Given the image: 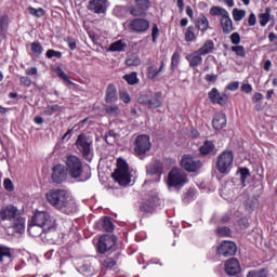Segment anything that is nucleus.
I'll return each instance as SVG.
<instances>
[{"mask_svg": "<svg viewBox=\"0 0 277 277\" xmlns=\"http://www.w3.org/2000/svg\"><path fill=\"white\" fill-rule=\"evenodd\" d=\"M68 174L66 173V168L63 164H56L52 169V181L53 183H64Z\"/></svg>", "mask_w": 277, "mask_h": 277, "instance_id": "obj_19", "label": "nucleus"}, {"mask_svg": "<svg viewBox=\"0 0 277 277\" xmlns=\"http://www.w3.org/2000/svg\"><path fill=\"white\" fill-rule=\"evenodd\" d=\"M57 76L61 77V79H63V81H66L69 85L74 84V82L70 81V78L68 77V75H66V72H64V70L62 68L57 69Z\"/></svg>", "mask_w": 277, "mask_h": 277, "instance_id": "obj_52", "label": "nucleus"}, {"mask_svg": "<svg viewBox=\"0 0 277 277\" xmlns=\"http://www.w3.org/2000/svg\"><path fill=\"white\" fill-rule=\"evenodd\" d=\"M241 272V264L237 258H232L225 262V273L227 276H237Z\"/></svg>", "mask_w": 277, "mask_h": 277, "instance_id": "obj_17", "label": "nucleus"}, {"mask_svg": "<svg viewBox=\"0 0 277 277\" xmlns=\"http://www.w3.org/2000/svg\"><path fill=\"white\" fill-rule=\"evenodd\" d=\"M11 259L12 252L8 247H0V263H3V259Z\"/></svg>", "mask_w": 277, "mask_h": 277, "instance_id": "obj_46", "label": "nucleus"}, {"mask_svg": "<svg viewBox=\"0 0 277 277\" xmlns=\"http://www.w3.org/2000/svg\"><path fill=\"white\" fill-rule=\"evenodd\" d=\"M238 174L240 175L242 186L246 187V181L250 176V170L248 168H242L238 171Z\"/></svg>", "mask_w": 277, "mask_h": 277, "instance_id": "obj_42", "label": "nucleus"}, {"mask_svg": "<svg viewBox=\"0 0 277 277\" xmlns=\"http://www.w3.org/2000/svg\"><path fill=\"white\" fill-rule=\"evenodd\" d=\"M120 98L124 103H131V95H129L127 92L120 93Z\"/></svg>", "mask_w": 277, "mask_h": 277, "instance_id": "obj_61", "label": "nucleus"}, {"mask_svg": "<svg viewBox=\"0 0 277 277\" xmlns=\"http://www.w3.org/2000/svg\"><path fill=\"white\" fill-rule=\"evenodd\" d=\"M25 75H27L28 77H34V76L38 75V68L37 67L27 68L25 70Z\"/></svg>", "mask_w": 277, "mask_h": 277, "instance_id": "obj_58", "label": "nucleus"}, {"mask_svg": "<svg viewBox=\"0 0 277 277\" xmlns=\"http://www.w3.org/2000/svg\"><path fill=\"white\" fill-rule=\"evenodd\" d=\"M187 62L189 63L190 68H197L202 64V54L197 50L193 53H189L186 56Z\"/></svg>", "mask_w": 277, "mask_h": 277, "instance_id": "obj_25", "label": "nucleus"}, {"mask_svg": "<svg viewBox=\"0 0 277 277\" xmlns=\"http://www.w3.org/2000/svg\"><path fill=\"white\" fill-rule=\"evenodd\" d=\"M124 49H127V42L122 40H117L109 45L108 51L113 53H122Z\"/></svg>", "mask_w": 277, "mask_h": 277, "instance_id": "obj_29", "label": "nucleus"}, {"mask_svg": "<svg viewBox=\"0 0 277 277\" xmlns=\"http://www.w3.org/2000/svg\"><path fill=\"white\" fill-rule=\"evenodd\" d=\"M28 233L31 237H40L42 233H47V229H44V227H41L40 225L31 223L30 225H28Z\"/></svg>", "mask_w": 277, "mask_h": 277, "instance_id": "obj_30", "label": "nucleus"}, {"mask_svg": "<svg viewBox=\"0 0 277 277\" xmlns=\"http://www.w3.org/2000/svg\"><path fill=\"white\" fill-rule=\"evenodd\" d=\"M212 127L216 131H222L224 127H226V114L224 113H217L214 115V118L212 120Z\"/></svg>", "mask_w": 277, "mask_h": 277, "instance_id": "obj_23", "label": "nucleus"}, {"mask_svg": "<svg viewBox=\"0 0 277 277\" xmlns=\"http://www.w3.org/2000/svg\"><path fill=\"white\" fill-rule=\"evenodd\" d=\"M88 10L94 14H105L107 12V0H91Z\"/></svg>", "mask_w": 277, "mask_h": 277, "instance_id": "obj_18", "label": "nucleus"}, {"mask_svg": "<svg viewBox=\"0 0 277 277\" xmlns=\"http://www.w3.org/2000/svg\"><path fill=\"white\" fill-rule=\"evenodd\" d=\"M158 38H159V26H157V24H154L153 28H151V40H153V42H157Z\"/></svg>", "mask_w": 277, "mask_h": 277, "instance_id": "obj_54", "label": "nucleus"}, {"mask_svg": "<svg viewBox=\"0 0 277 277\" xmlns=\"http://www.w3.org/2000/svg\"><path fill=\"white\" fill-rule=\"evenodd\" d=\"M201 155H215V144L211 141H206L203 145L199 148Z\"/></svg>", "mask_w": 277, "mask_h": 277, "instance_id": "obj_27", "label": "nucleus"}, {"mask_svg": "<svg viewBox=\"0 0 277 277\" xmlns=\"http://www.w3.org/2000/svg\"><path fill=\"white\" fill-rule=\"evenodd\" d=\"M58 111H62V107L60 105H49L43 109V114L45 116H53L54 114H57Z\"/></svg>", "mask_w": 277, "mask_h": 277, "instance_id": "obj_38", "label": "nucleus"}, {"mask_svg": "<svg viewBox=\"0 0 277 277\" xmlns=\"http://www.w3.org/2000/svg\"><path fill=\"white\" fill-rule=\"evenodd\" d=\"M10 24V17L8 15H3L0 18V29L2 34H5L8 31V25Z\"/></svg>", "mask_w": 277, "mask_h": 277, "instance_id": "obj_47", "label": "nucleus"}, {"mask_svg": "<svg viewBox=\"0 0 277 277\" xmlns=\"http://www.w3.org/2000/svg\"><path fill=\"white\" fill-rule=\"evenodd\" d=\"M150 137L148 135H138L135 140L134 151L137 157H142V155H146L150 150Z\"/></svg>", "mask_w": 277, "mask_h": 277, "instance_id": "obj_12", "label": "nucleus"}, {"mask_svg": "<svg viewBox=\"0 0 277 277\" xmlns=\"http://www.w3.org/2000/svg\"><path fill=\"white\" fill-rule=\"evenodd\" d=\"M80 274H83L84 276H94L96 274V269H94V266H92V263L84 262L78 269Z\"/></svg>", "mask_w": 277, "mask_h": 277, "instance_id": "obj_28", "label": "nucleus"}, {"mask_svg": "<svg viewBox=\"0 0 277 277\" xmlns=\"http://www.w3.org/2000/svg\"><path fill=\"white\" fill-rule=\"evenodd\" d=\"M232 51L238 55V57H245L246 56V48L243 45H234L232 47Z\"/></svg>", "mask_w": 277, "mask_h": 277, "instance_id": "obj_49", "label": "nucleus"}, {"mask_svg": "<svg viewBox=\"0 0 277 277\" xmlns=\"http://www.w3.org/2000/svg\"><path fill=\"white\" fill-rule=\"evenodd\" d=\"M102 226L106 233H114V223L111 222V217L105 216Z\"/></svg>", "mask_w": 277, "mask_h": 277, "instance_id": "obj_40", "label": "nucleus"}, {"mask_svg": "<svg viewBox=\"0 0 277 277\" xmlns=\"http://www.w3.org/2000/svg\"><path fill=\"white\" fill-rule=\"evenodd\" d=\"M138 103L149 107V109H157L163 105V97H161V92H156L154 95H141L138 97Z\"/></svg>", "mask_w": 277, "mask_h": 277, "instance_id": "obj_9", "label": "nucleus"}, {"mask_svg": "<svg viewBox=\"0 0 277 277\" xmlns=\"http://www.w3.org/2000/svg\"><path fill=\"white\" fill-rule=\"evenodd\" d=\"M187 183V174L179 169H172L168 175L169 187H183Z\"/></svg>", "mask_w": 277, "mask_h": 277, "instance_id": "obj_10", "label": "nucleus"}, {"mask_svg": "<svg viewBox=\"0 0 277 277\" xmlns=\"http://www.w3.org/2000/svg\"><path fill=\"white\" fill-rule=\"evenodd\" d=\"M129 29L135 34H144V31H148V29H150V22L142 17L134 18L130 21Z\"/></svg>", "mask_w": 277, "mask_h": 277, "instance_id": "obj_14", "label": "nucleus"}, {"mask_svg": "<svg viewBox=\"0 0 277 277\" xmlns=\"http://www.w3.org/2000/svg\"><path fill=\"white\" fill-rule=\"evenodd\" d=\"M208 96L211 103L216 105H224L228 101V95H226V93H220L216 88H212Z\"/></svg>", "mask_w": 277, "mask_h": 277, "instance_id": "obj_20", "label": "nucleus"}, {"mask_svg": "<svg viewBox=\"0 0 277 277\" xmlns=\"http://www.w3.org/2000/svg\"><path fill=\"white\" fill-rule=\"evenodd\" d=\"M248 25L250 27H254L256 25V15L254 13H251L249 18H248Z\"/></svg>", "mask_w": 277, "mask_h": 277, "instance_id": "obj_59", "label": "nucleus"}, {"mask_svg": "<svg viewBox=\"0 0 277 277\" xmlns=\"http://www.w3.org/2000/svg\"><path fill=\"white\" fill-rule=\"evenodd\" d=\"M158 203H159V197H157V195H154L151 199H149L148 201H145L141 206V211H143L144 213H153V211H155V208L157 207Z\"/></svg>", "mask_w": 277, "mask_h": 277, "instance_id": "obj_26", "label": "nucleus"}, {"mask_svg": "<svg viewBox=\"0 0 277 277\" xmlns=\"http://www.w3.org/2000/svg\"><path fill=\"white\" fill-rule=\"evenodd\" d=\"M185 41L186 42H194L196 41V27L188 26L185 32Z\"/></svg>", "mask_w": 277, "mask_h": 277, "instance_id": "obj_35", "label": "nucleus"}, {"mask_svg": "<svg viewBox=\"0 0 277 277\" xmlns=\"http://www.w3.org/2000/svg\"><path fill=\"white\" fill-rule=\"evenodd\" d=\"M213 49H215V43H213V40H207L203 45L197 50L201 55H209V53L213 52Z\"/></svg>", "mask_w": 277, "mask_h": 277, "instance_id": "obj_31", "label": "nucleus"}, {"mask_svg": "<svg viewBox=\"0 0 277 277\" xmlns=\"http://www.w3.org/2000/svg\"><path fill=\"white\" fill-rule=\"evenodd\" d=\"M235 159V156L233 155V151H224L219 156L216 168L221 174H228V171L230 170L233 166V161Z\"/></svg>", "mask_w": 277, "mask_h": 277, "instance_id": "obj_8", "label": "nucleus"}, {"mask_svg": "<svg viewBox=\"0 0 277 277\" xmlns=\"http://www.w3.org/2000/svg\"><path fill=\"white\" fill-rule=\"evenodd\" d=\"M168 61H161L160 67L157 68L156 65H150L147 68V79H157L166 70V64Z\"/></svg>", "mask_w": 277, "mask_h": 277, "instance_id": "obj_21", "label": "nucleus"}, {"mask_svg": "<svg viewBox=\"0 0 277 277\" xmlns=\"http://www.w3.org/2000/svg\"><path fill=\"white\" fill-rule=\"evenodd\" d=\"M260 101H263V93H254L252 103H259Z\"/></svg>", "mask_w": 277, "mask_h": 277, "instance_id": "obj_63", "label": "nucleus"}, {"mask_svg": "<svg viewBox=\"0 0 277 277\" xmlns=\"http://www.w3.org/2000/svg\"><path fill=\"white\" fill-rule=\"evenodd\" d=\"M103 267L106 269H113V267H116L118 265V262L114 258H107L103 263Z\"/></svg>", "mask_w": 277, "mask_h": 277, "instance_id": "obj_48", "label": "nucleus"}, {"mask_svg": "<svg viewBox=\"0 0 277 277\" xmlns=\"http://www.w3.org/2000/svg\"><path fill=\"white\" fill-rule=\"evenodd\" d=\"M66 172H68L71 179H79L83 174V162L81 159L75 155L66 157L65 160Z\"/></svg>", "mask_w": 277, "mask_h": 277, "instance_id": "obj_6", "label": "nucleus"}, {"mask_svg": "<svg viewBox=\"0 0 277 277\" xmlns=\"http://www.w3.org/2000/svg\"><path fill=\"white\" fill-rule=\"evenodd\" d=\"M111 176L116 181V183H119V185H129V183H131L129 164L124 160L118 161L117 170L111 174Z\"/></svg>", "mask_w": 277, "mask_h": 277, "instance_id": "obj_7", "label": "nucleus"}, {"mask_svg": "<svg viewBox=\"0 0 277 277\" xmlns=\"http://www.w3.org/2000/svg\"><path fill=\"white\" fill-rule=\"evenodd\" d=\"M0 219L11 223V226L8 227L9 230L12 229L13 233H17L18 235L25 233V220L21 217L17 207L12 205L2 207L0 209Z\"/></svg>", "mask_w": 277, "mask_h": 277, "instance_id": "obj_2", "label": "nucleus"}, {"mask_svg": "<svg viewBox=\"0 0 277 277\" xmlns=\"http://www.w3.org/2000/svg\"><path fill=\"white\" fill-rule=\"evenodd\" d=\"M105 111L108 114V116H111V118H118L120 116V107L118 105H108L105 106Z\"/></svg>", "mask_w": 277, "mask_h": 277, "instance_id": "obj_33", "label": "nucleus"}, {"mask_svg": "<svg viewBox=\"0 0 277 277\" xmlns=\"http://www.w3.org/2000/svg\"><path fill=\"white\" fill-rule=\"evenodd\" d=\"M181 166L186 172H197L202 168V162L192 155H184L181 159Z\"/></svg>", "mask_w": 277, "mask_h": 277, "instance_id": "obj_11", "label": "nucleus"}, {"mask_svg": "<svg viewBox=\"0 0 277 277\" xmlns=\"http://www.w3.org/2000/svg\"><path fill=\"white\" fill-rule=\"evenodd\" d=\"M136 6L130 8V14L132 16H144L148 8H150L149 0H135Z\"/></svg>", "mask_w": 277, "mask_h": 277, "instance_id": "obj_16", "label": "nucleus"}, {"mask_svg": "<svg viewBox=\"0 0 277 277\" xmlns=\"http://www.w3.org/2000/svg\"><path fill=\"white\" fill-rule=\"evenodd\" d=\"M271 14H272V8H266L265 13H261L259 15L261 27H265V25L269 23Z\"/></svg>", "mask_w": 277, "mask_h": 277, "instance_id": "obj_32", "label": "nucleus"}, {"mask_svg": "<svg viewBox=\"0 0 277 277\" xmlns=\"http://www.w3.org/2000/svg\"><path fill=\"white\" fill-rule=\"evenodd\" d=\"M67 44H68L70 51H75V49H77V41L72 38L67 39Z\"/></svg>", "mask_w": 277, "mask_h": 277, "instance_id": "obj_60", "label": "nucleus"}, {"mask_svg": "<svg viewBox=\"0 0 277 277\" xmlns=\"http://www.w3.org/2000/svg\"><path fill=\"white\" fill-rule=\"evenodd\" d=\"M146 172L149 176H155V174L160 176L161 172H163V163H161L159 160H156L147 164Z\"/></svg>", "mask_w": 277, "mask_h": 277, "instance_id": "obj_24", "label": "nucleus"}, {"mask_svg": "<svg viewBox=\"0 0 277 277\" xmlns=\"http://www.w3.org/2000/svg\"><path fill=\"white\" fill-rule=\"evenodd\" d=\"M45 198L51 207L65 215L77 213V202L66 189H51L45 194Z\"/></svg>", "mask_w": 277, "mask_h": 277, "instance_id": "obj_1", "label": "nucleus"}, {"mask_svg": "<svg viewBox=\"0 0 277 277\" xmlns=\"http://www.w3.org/2000/svg\"><path fill=\"white\" fill-rule=\"evenodd\" d=\"M124 81H127V83H129V85H135V83H137V81H140L137 79V74L136 72H131L129 75L123 76Z\"/></svg>", "mask_w": 277, "mask_h": 277, "instance_id": "obj_45", "label": "nucleus"}, {"mask_svg": "<svg viewBox=\"0 0 277 277\" xmlns=\"http://www.w3.org/2000/svg\"><path fill=\"white\" fill-rule=\"evenodd\" d=\"M30 49L34 55H37V57L40 56L41 53H44V48L42 47L41 43H39V41L32 42L30 44Z\"/></svg>", "mask_w": 277, "mask_h": 277, "instance_id": "obj_39", "label": "nucleus"}, {"mask_svg": "<svg viewBox=\"0 0 277 277\" xmlns=\"http://www.w3.org/2000/svg\"><path fill=\"white\" fill-rule=\"evenodd\" d=\"M241 90L246 94H250L252 92V84H242Z\"/></svg>", "mask_w": 277, "mask_h": 277, "instance_id": "obj_64", "label": "nucleus"}, {"mask_svg": "<svg viewBox=\"0 0 277 277\" xmlns=\"http://www.w3.org/2000/svg\"><path fill=\"white\" fill-rule=\"evenodd\" d=\"M233 18H234V21H236V23H239V21H243V18H246V11L239 10V9H234L233 10Z\"/></svg>", "mask_w": 277, "mask_h": 277, "instance_id": "obj_41", "label": "nucleus"}, {"mask_svg": "<svg viewBox=\"0 0 277 277\" xmlns=\"http://www.w3.org/2000/svg\"><path fill=\"white\" fill-rule=\"evenodd\" d=\"M3 187L6 192H12L14 189V183L10 179H4Z\"/></svg>", "mask_w": 277, "mask_h": 277, "instance_id": "obj_55", "label": "nucleus"}, {"mask_svg": "<svg viewBox=\"0 0 277 277\" xmlns=\"http://www.w3.org/2000/svg\"><path fill=\"white\" fill-rule=\"evenodd\" d=\"M28 13L31 14V16H36L37 18H42V16H44V9H35L34 6H29Z\"/></svg>", "mask_w": 277, "mask_h": 277, "instance_id": "obj_44", "label": "nucleus"}, {"mask_svg": "<svg viewBox=\"0 0 277 277\" xmlns=\"http://www.w3.org/2000/svg\"><path fill=\"white\" fill-rule=\"evenodd\" d=\"M210 16H220V26L225 34V36H228V34H233L235 31V26L233 24V19L230 18V13L226 11V9L222 6H212L209 12Z\"/></svg>", "mask_w": 277, "mask_h": 277, "instance_id": "obj_3", "label": "nucleus"}, {"mask_svg": "<svg viewBox=\"0 0 277 277\" xmlns=\"http://www.w3.org/2000/svg\"><path fill=\"white\" fill-rule=\"evenodd\" d=\"M126 64L128 66H140V64H142V60L140 58V56L137 54H131L127 60H126Z\"/></svg>", "mask_w": 277, "mask_h": 277, "instance_id": "obj_37", "label": "nucleus"}, {"mask_svg": "<svg viewBox=\"0 0 277 277\" xmlns=\"http://www.w3.org/2000/svg\"><path fill=\"white\" fill-rule=\"evenodd\" d=\"M19 83H22V85H25L26 88H29L31 85V78L27 76H22L19 78Z\"/></svg>", "mask_w": 277, "mask_h": 277, "instance_id": "obj_56", "label": "nucleus"}, {"mask_svg": "<svg viewBox=\"0 0 277 277\" xmlns=\"http://www.w3.org/2000/svg\"><path fill=\"white\" fill-rule=\"evenodd\" d=\"M93 144L94 141L92 140V136L85 133L79 134L76 140V148L87 161H90L92 157V151L94 150Z\"/></svg>", "mask_w": 277, "mask_h": 277, "instance_id": "obj_5", "label": "nucleus"}, {"mask_svg": "<svg viewBox=\"0 0 277 277\" xmlns=\"http://www.w3.org/2000/svg\"><path fill=\"white\" fill-rule=\"evenodd\" d=\"M45 57H48V60H53V57H56L57 60H61L62 52L50 49V50L47 51Z\"/></svg>", "mask_w": 277, "mask_h": 277, "instance_id": "obj_51", "label": "nucleus"}, {"mask_svg": "<svg viewBox=\"0 0 277 277\" xmlns=\"http://www.w3.org/2000/svg\"><path fill=\"white\" fill-rule=\"evenodd\" d=\"M216 235L219 237H230L232 232H230V228H228V227H219L216 229Z\"/></svg>", "mask_w": 277, "mask_h": 277, "instance_id": "obj_50", "label": "nucleus"}, {"mask_svg": "<svg viewBox=\"0 0 277 277\" xmlns=\"http://www.w3.org/2000/svg\"><path fill=\"white\" fill-rule=\"evenodd\" d=\"M230 42L232 44H235V47L241 43V36L239 35V32H233L230 35Z\"/></svg>", "mask_w": 277, "mask_h": 277, "instance_id": "obj_53", "label": "nucleus"}, {"mask_svg": "<svg viewBox=\"0 0 277 277\" xmlns=\"http://www.w3.org/2000/svg\"><path fill=\"white\" fill-rule=\"evenodd\" d=\"M116 247V237L104 235L100 237L98 243H97V252L100 254H105V252H109V250H114Z\"/></svg>", "mask_w": 277, "mask_h": 277, "instance_id": "obj_13", "label": "nucleus"}, {"mask_svg": "<svg viewBox=\"0 0 277 277\" xmlns=\"http://www.w3.org/2000/svg\"><path fill=\"white\" fill-rule=\"evenodd\" d=\"M226 90H229L230 92H235V91L239 90V82H237V81L229 82L226 87Z\"/></svg>", "mask_w": 277, "mask_h": 277, "instance_id": "obj_57", "label": "nucleus"}, {"mask_svg": "<svg viewBox=\"0 0 277 277\" xmlns=\"http://www.w3.org/2000/svg\"><path fill=\"white\" fill-rule=\"evenodd\" d=\"M105 101L110 105L118 102V90H116V85L113 83L106 88Z\"/></svg>", "mask_w": 277, "mask_h": 277, "instance_id": "obj_22", "label": "nucleus"}, {"mask_svg": "<svg viewBox=\"0 0 277 277\" xmlns=\"http://www.w3.org/2000/svg\"><path fill=\"white\" fill-rule=\"evenodd\" d=\"M88 36L92 40V42H96V40H98V36L94 30H89Z\"/></svg>", "mask_w": 277, "mask_h": 277, "instance_id": "obj_62", "label": "nucleus"}, {"mask_svg": "<svg viewBox=\"0 0 277 277\" xmlns=\"http://www.w3.org/2000/svg\"><path fill=\"white\" fill-rule=\"evenodd\" d=\"M197 27L199 31H207V29H209V19L207 18V16L201 15L198 17Z\"/></svg>", "mask_w": 277, "mask_h": 277, "instance_id": "obj_34", "label": "nucleus"}, {"mask_svg": "<svg viewBox=\"0 0 277 277\" xmlns=\"http://www.w3.org/2000/svg\"><path fill=\"white\" fill-rule=\"evenodd\" d=\"M269 272L266 268L249 271L247 277H267Z\"/></svg>", "mask_w": 277, "mask_h": 277, "instance_id": "obj_36", "label": "nucleus"}, {"mask_svg": "<svg viewBox=\"0 0 277 277\" xmlns=\"http://www.w3.org/2000/svg\"><path fill=\"white\" fill-rule=\"evenodd\" d=\"M31 224L41 226L45 233H51L57 228V221L47 211H37L31 219Z\"/></svg>", "mask_w": 277, "mask_h": 277, "instance_id": "obj_4", "label": "nucleus"}, {"mask_svg": "<svg viewBox=\"0 0 277 277\" xmlns=\"http://www.w3.org/2000/svg\"><path fill=\"white\" fill-rule=\"evenodd\" d=\"M216 252L225 258L235 256V254H237V245L233 241L225 240L217 247Z\"/></svg>", "mask_w": 277, "mask_h": 277, "instance_id": "obj_15", "label": "nucleus"}, {"mask_svg": "<svg viewBox=\"0 0 277 277\" xmlns=\"http://www.w3.org/2000/svg\"><path fill=\"white\" fill-rule=\"evenodd\" d=\"M179 64H181V54H179V52H174L171 57V70H176V68H179Z\"/></svg>", "mask_w": 277, "mask_h": 277, "instance_id": "obj_43", "label": "nucleus"}]
</instances>
